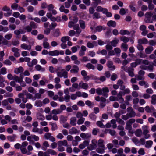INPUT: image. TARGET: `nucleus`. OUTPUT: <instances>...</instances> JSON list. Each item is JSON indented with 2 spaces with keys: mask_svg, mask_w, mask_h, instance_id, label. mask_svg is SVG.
Returning a JSON list of instances; mask_svg holds the SVG:
<instances>
[{
  "mask_svg": "<svg viewBox=\"0 0 156 156\" xmlns=\"http://www.w3.org/2000/svg\"><path fill=\"white\" fill-rule=\"evenodd\" d=\"M119 41V40L118 39L115 38L110 42V43L112 46L115 47L116 46Z\"/></svg>",
  "mask_w": 156,
  "mask_h": 156,
  "instance_id": "28",
  "label": "nucleus"
},
{
  "mask_svg": "<svg viewBox=\"0 0 156 156\" xmlns=\"http://www.w3.org/2000/svg\"><path fill=\"white\" fill-rule=\"evenodd\" d=\"M57 144L58 145L61 146H67L68 145V143L66 140L59 141L58 142Z\"/></svg>",
  "mask_w": 156,
  "mask_h": 156,
  "instance_id": "29",
  "label": "nucleus"
},
{
  "mask_svg": "<svg viewBox=\"0 0 156 156\" xmlns=\"http://www.w3.org/2000/svg\"><path fill=\"white\" fill-rule=\"evenodd\" d=\"M107 64L108 67L111 70H113L115 69V66L113 65V63L112 61H108Z\"/></svg>",
  "mask_w": 156,
  "mask_h": 156,
  "instance_id": "18",
  "label": "nucleus"
},
{
  "mask_svg": "<svg viewBox=\"0 0 156 156\" xmlns=\"http://www.w3.org/2000/svg\"><path fill=\"white\" fill-rule=\"evenodd\" d=\"M153 50L154 48L153 47L148 46L145 49V52L146 54H150L151 53Z\"/></svg>",
  "mask_w": 156,
  "mask_h": 156,
  "instance_id": "19",
  "label": "nucleus"
},
{
  "mask_svg": "<svg viewBox=\"0 0 156 156\" xmlns=\"http://www.w3.org/2000/svg\"><path fill=\"white\" fill-rule=\"evenodd\" d=\"M34 105L37 107H41L43 106V103L41 101L38 100L35 101Z\"/></svg>",
  "mask_w": 156,
  "mask_h": 156,
  "instance_id": "38",
  "label": "nucleus"
},
{
  "mask_svg": "<svg viewBox=\"0 0 156 156\" xmlns=\"http://www.w3.org/2000/svg\"><path fill=\"white\" fill-rule=\"evenodd\" d=\"M59 10L61 12H64L65 13H68L69 12V10L66 9H65L64 6L63 5H62L60 7Z\"/></svg>",
  "mask_w": 156,
  "mask_h": 156,
  "instance_id": "45",
  "label": "nucleus"
},
{
  "mask_svg": "<svg viewBox=\"0 0 156 156\" xmlns=\"http://www.w3.org/2000/svg\"><path fill=\"white\" fill-rule=\"evenodd\" d=\"M98 142L95 139L92 140L91 143L88 146L87 148L90 151H92L96 148L97 147Z\"/></svg>",
  "mask_w": 156,
  "mask_h": 156,
  "instance_id": "5",
  "label": "nucleus"
},
{
  "mask_svg": "<svg viewBox=\"0 0 156 156\" xmlns=\"http://www.w3.org/2000/svg\"><path fill=\"white\" fill-rule=\"evenodd\" d=\"M151 103L153 105L156 104V95H153L151 97Z\"/></svg>",
  "mask_w": 156,
  "mask_h": 156,
  "instance_id": "51",
  "label": "nucleus"
},
{
  "mask_svg": "<svg viewBox=\"0 0 156 156\" xmlns=\"http://www.w3.org/2000/svg\"><path fill=\"white\" fill-rule=\"evenodd\" d=\"M13 80L16 82L21 83L22 82V79L16 75L14 76V78Z\"/></svg>",
  "mask_w": 156,
  "mask_h": 156,
  "instance_id": "48",
  "label": "nucleus"
},
{
  "mask_svg": "<svg viewBox=\"0 0 156 156\" xmlns=\"http://www.w3.org/2000/svg\"><path fill=\"white\" fill-rule=\"evenodd\" d=\"M131 96L130 95H127L125 97V103L127 105L129 104V101L131 100Z\"/></svg>",
  "mask_w": 156,
  "mask_h": 156,
  "instance_id": "53",
  "label": "nucleus"
},
{
  "mask_svg": "<svg viewBox=\"0 0 156 156\" xmlns=\"http://www.w3.org/2000/svg\"><path fill=\"white\" fill-rule=\"evenodd\" d=\"M148 127L146 125H144L142 127V129L143 131V134L148 133L149 132Z\"/></svg>",
  "mask_w": 156,
  "mask_h": 156,
  "instance_id": "39",
  "label": "nucleus"
},
{
  "mask_svg": "<svg viewBox=\"0 0 156 156\" xmlns=\"http://www.w3.org/2000/svg\"><path fill=\"white\" fill-rule=\"evenodd\" d=\"M152 13L151 12H147L145 14V21L147 23H151L153 22V20H151V17Z\"/></svg>",
  "mask_w": 156,
  "mask_h": 156,
  "instance_id": "6",
  "label": "nucleus"
},
{
  "mask_svg": "<svg viewBox=\"0 0 156 156\" xmlns=\"http://www.w3.org/2000/svg\"><path fill=\"white\" fill-rule=\"evenodd\" d=\"M68 27L69 28L73 27V29L76 30V32L78 35H76L77 37H78L79 34L81 32V30L80 29L79 24H75L72 21H70L68 23Z\"/></svg>",
  "mask_w": 156,
  "mask_h": 156,
  "instance_id": "3",
  "label": "nucleus"
},
{
  "mask_svg": "<svg viewBox=\"0 0 156 156\" xmlns=\"http://www.w3.org/2000/svg\"><path fill=\"white\" fill-rule=\"evenodd\" d=\"M48 39H44L43 41V45L44 48L47 49L50 48V47L49 43L47 42Z\"/></svg>",
  "mask_w": 156,
  "mask_h": 156,
  "instance_id": "21",
  "label": "nucleus"
},
{
  "mask_svg": "<svg viewBox=\"0 0 156 156\" xmlns=\"http://www.w3.org/2000/svg\"><path fill=\"white\" fill-rule=\"evenodd\" d=\"M92 17L93 19H99L101 17L100 14L98 12H95L93 15Z\"/></svg>",
  "mask_w": 156,
  "mask_h": 156,
  "instance_id": "63",
  "label": "nucleus"
},
{
  "mask_svg": "<svg viewBox=\"0 0 156 156\" xmlns=\"http://www.w3.org/2000/svg\"><path fill=\"white\" fill-rule=\"evenodd\" d=\"M132 141L137 146L140 145V143L137 138L135 137H133L132 138Z\"/></svg>",
  "mask_w": 156,
  "mask_h": 156,
  "instance_id": "58",
  "label": "nucleus"
},
{
  "mask_svg": "<svg viewBox=\"0 0 156 156\" xmlns=\"http://www.w3.org/2000/svg\"><path fill=\"white\" fill-rule=\"evenodd\" d=\"M128 10L125 9L124 8H122L120 9L119 13L122 15H125L126 13L128 12Z\"/></svg>",
  "mask_w": 156,
  "mask_h": 156,
  "instance_id": "52",
  "label": "nucleus"
},
{
  "mask_svg": "<svg viewBox=\"0 0 156 156\" xmlns=\"http://www.w3.org/2000/svg\"><path fill=\"white\" fill-rule=\"evenodd\" d=\"M109 92V90L107 87H103L102 88V95L105 97H108V93Z\"/></svg>",
  "mask_w": 156,
  "mask_h": 156,
  "instance_id": "16",
  "label": "nucleus"
},
{
  "mask_svg": "<svg viewBox=\"0 0 156 156\" xmlns=\"http://www.w3.org/2000/svg\"><path fill=\"white\" fill-rule=\"evenodd\" d=\"M138 43L140 44H146L148 43V40L146 38L139 39L138 40Z\"/></svg>",
  "mask_w": 156,
  "mask_h": 156,
  "instance_id": "35",
  "label": "nucleus"
},
{
  "mask_svg": "<svg viewBox=\"0 0 156 156\" xmlns=\"http://www.w3.org/2000/svg\"><path fill=\"white\" fill-rule=\"evenodd\" d=\"M139 84L141 86H144L145 88H147L149 86V84L147 82L144 80L140 81L139 82Z\"/></svg>",
  "mask_w": 156,
  "mask_h": 156,
  "instance_id": "26",
  "label": "nucleus"
},
{
  "mask_svg": "<svg viewBox=\"0 0 156 156\" xmlns=\"http://www.w3.org/2000/svg\"><path fill=\"white\" fill-rule=\"evenodd\" d=\"M94 45L97 46V44L95 41H93L92 43L88 42L87 44V46L89 48H92L94 46Z\"/></svg>",
  "mask_w": 156,
  "mask_h": 156,
  "instance_id": "37",
  "label": "nucleus"
},
{
  "mask_svg": "<svg viewBox=\"0 0 156 156\" xmlns=\"http://www.w3.org/2000/svg\"><path fill=\"white\" fill-rule=\"evenodd\" d=\"M79 23L80 24V28L83 29H84L86 27V24L85 22L83 20H79Z\"/></svg>",
  "mask_w": 156,
  "mask_h": 156,
  "instance_id": "33",
  "label": "nucleus"
},
{
  "mask_svg": "<svg viewBox=\"0 0 156 156\" xmlns=\"http://www.w3.org/2000/svg\"><path fill=\"white\" fill-rule=\"evenodd\" d=\"M79 70V67L76 65H74L72 68L70 70V72L72 73L76 74L78 73Z\"/></svg>",
  "mask_w": 156,
  "mask_h": 156,
  "instance_id": "12",
  "label": "nucleus"
},
{
  "mask_svg": "<svg viewBox=\"0 0 156 156\" xmlns=\"http://www.w3.org/2000/svg\"><path fill=\"white\" fill-rule=\"evenodd\" d=\"M7 73V69L5 67H3L0 69V75H5Z\"/></svg>",
  "mask_w": 156,
  "mask_h": 156,
  "instance_id": "44",
  "label": "nucleus"
},
{
  "mask_svg": "<svg viewBox=\"0 0 156 156\" xmlns=\"http://www.w3.org/2000/svg\"><path fill=\"white\" fill-rule=\"evenodd\" d=\"M12 51L14 53V55L16 57H19L20 55V53L19 52V50L16 47H13L11 48Z\"/></svg>",
  "mask_w": 156,
  "mask_h": 156,
  "instance_id": "11",
  "label": "nucleus"
},
{
  "mask_svg": "<svg viewBox=\"0 0 156 156\" xmlns=\"http://www.w3.org/2000/svg\"><path fill=\"white\" fill-rule=\"evenodd\" d=\"M55 72L57 76L59 77H63L64 79L67 78L68 77V72L61 66H58L56 68Z\"/></svg>",
  "mask_w": 156,
  "mask_h": 156,
  "instance_id": "1",
  "label": "nucleus"
},
{
  "mask_svg": "<svg viewBox=\"0 0 156 156\" xmlns=\"http://www.w3.org/2000/svg\"><path fill=\"white\" fill-rule=\"evenodd\" d=\"M41 95L39 93H36L34 95V96L32 98V100L34 101L36 99H40L41 98Z\"/></svg>",
  "mask_w": 156,
  "mask_h": 156,
  "instance_id": "59",
  "label": "nucleus"
},
{
  "mask_svg": "<svg viewBox=\"0 0 156 156\" xmlns=\"http://www.w3.org/2000/svg\"><path fill=\"white\" fill-rule=\"evenodd\" d=\"M145 111L147 113H151L153 111H154L155 109L152 106L150 107L148 106H147L144 108Z\"/></svg>",
  "mask_w": 156,
  "mask_h": 156,
  "instance_id": "20",
  "label": "nucleus"
},
{
  "mask_svg": "<svg viewBox=\"0 0 156 156\" xmlns=\"http://www.w3.org/2000/svg\"><path fill=\"white\" fill-rule=\"evenodd\" d=\"M36 118L37 120L41 121L44 120L45 119L44 116L40 113H37L36 114Z\"/></svg>",
  "mask_w": 156,
  "mask_h": 156,
  "instance_id": "22",
  "label": "nucleus"
},
{
  "mask_svg": "<svg viewBox=\"0 0 156 156\" xmlns=\"http://www.w3.org/2000/svg\"><path fill=\"white\" fill-rule=\"evenodd\" d=\"M134 69L132 68L128 67V68L127 72L128 73L129 75L131 77H133L134 76Z\"/></svg>",
  "mask_w": 156,
  "mask_h": 156,
  "instance_id": "24",
  "label": "nucleus"
},
{
  "mask_svg": "<svg viewBox=\"0 0 156 156\" xmlns=\"http://www.w3.org/2000/svg\"><path fill=\"white\" fill-rule=\"evenodd\" d=\"M61 34L59 29H56L53 32V36L54 37H57L59 36Z\"/></svg>",
  "mask_w": 156,
  "mask_h": 156,
  "instance_id": "36",
  "label": "nucleus"
},
{
  "mask_svg": "<svg viewBox=\"0 0 156 156\" xmlns=\"http://www.w3.org/2000/svg\"><path fill=\"white\" fill-rule=\"evenodd\" d=\"M69 37L68 36H66L62 37L61 38V40L62 43H66V41H69Z\"/></svg>",
  "mask_w": 156,
  "mask_h": 156,
  "instance_id": "55",
  "label": "nucleus"
},
{
  "mask_svg": "<svg viewBox=\"0 0 156 156\" xmlns=\"http://www.w3.org/2000/svg\"><path fill=\"white\" fill-rule=\"evenodd\" d=\"M9 31V28L7 27L3 26L0 25V31H3L4 32H6Z\"/></svg>",
  "mask_w": 156,
  "mask_h": 156,
  "instance_id": "42",
  "label": "nucleus"
},
{
  "mask_svg": "<svg viewBox=\"0 0 156 156\" xmlns=\"http://www.w3.org/2000/svg\"><path fill=\"white\" fill-rule=\"evenodd\" d=\"M135 3L134 2H131L130 3V5L129 7L131 10L133 12H135L136 11V8L135 6Z\"/></svg>",
  "mask_w": 156,
  "mask_h": 156,
  "instance_id": "34",
  "label": "nucleus"
},
{
  "mask_svg": "<svg viewBox=\"0 0 156 156\" xmlns=\"http://www.w3.org/2000/svg\"><path fill=\"white\" fill-rule=\"evenodd\" d=\"M145 72L142 70H140L138 72V74L135 75V77L138 80H144L145 79L144 75Z\"/></svg>",
  "mask_w": 156,
  "mask_h": 156,
  "instance_id": "7",
  "label": "nucleus"
},
{
  "mask_svg": "<svg viewBox=\"0 0 156 156\" xmlns=\"http://www.w3.org/2000/svg\"><path fill=\"white\" fill-rule=\"evenodd\" d=\"M52 114L54 115L59 114L62 113L59 108L55 109L52 111Z\"/></svg>",
  "mask_w": 156,
  "mask_h": 156,
  "instance_id": "50",
  "label": "nucleus"
},
{
  "mask_svg": "<svg viewBox=\"0 0 156 156\" xmlns=\"http://www.w3.org/2000/svg\"><path fill=\"white\" fill-rule=\"evenodd\" d=\"M107 25L108 26H112L113 27H115L116 25V23L115 21L110 20L107 23Z\"/></svg>",
  "mask_w": 156,
  "mask_h": 156,
  "instance_id": "47",
  "label": "nucleus"
},
{
  "mask_svg": "<svg viewBox=\"0 0 156 156\" xmlns=\"http://www.w3.org/2000/svg\"><path fill=\"white\" fill-rule=\"evenodd\" d=\"M142 134V132L140 129H137L135 133V135L139 137L141 136Z\"/></svg>",
  "mask_w": 156,
  "mask_h": 156,
  "instance_id": "43",
  "label": "nucleus"
},
{
  "mask_svg": "<svg viewBox=\"0 0 156 156\" xmlns=\"http://www.w3.org/2000/svg\"><path fill=\"white\" fill-rule=\"evenodd\" d=\"M119 33L122 35H129L130 34L129 32L126 30H121L120 31Z\"/></svg>",
  "mask_w": 156,
  "mask_h": 156,
  "instance_id": "62",
  "label": "nucleus"
},
{
  "mask_svg": "<svg viewBox=\"0 0 156 156\" xmlns=\"http://www.w3.org/2000/svg\"><path fill=\"white\" fill-rule=\"evenodd\" d=\"M153 144V142L152 141H148L146 142L145 146L147 148L151 147Z\"/></svg>",
  "mask_w": 156,
  "mask_h": 156,
  "instance_id": "61",
  "label": "nucleus"
},
{
  "mask_svg": "<svg viewBox=\"0 0 156 156\" xmlns=\"http://www.w3.org/2000/svg\"><path fill=\"white\" fill-rule=\"evenodd\" d=\"M79 86L80 87L84 89H87L89 87L87 83H84L82 81H81L79 83Z\"/></svg>",
  "mask_w": 156,
  "mask_h": 156,
  "instance_id": "17",
  "label": "nucleus"
},
{
  "mask_svg": "<svg viewBox=\"0 0 156 156\" xmlns=\"http://www.w3.org/2000/svg\"><path fill=\"white\" fill-rule=\"evenodd\" d=\"M96 124L98 126L101 128H105V126L103 124L101 121H98L96 122Z\"/></svg>",
  "mask_w": 156,
  "mask_h": 156,
  "instance_id": "60",
  "label": "nucleus"
},
{
  "mask_svg": "<svg viewBox=\"0 0 156 156\" xmlns=\"http://www.w3.org/2000/svg\"><path fill=\"white\" fill-rule=\"evenodd\" d=\"M11 43L13 46H16L19 44L20 41L17 39H13L12 40Z\"/></svg>",
  "mask_w": 156,
  "mask_h": 156,
  "instance_id": "56",
  "label": "nucleus"
},
{
  "mask_svg": "<svg viewBox=\"0 0 156 156\" xmlns=\"http://www.w3.org/2000/svg\"><path fill=\"white\" fill-rule=\"evenodd\" d=\"M21 48L23 49L30 51L31 48V45H27L26 43H23L20 45Z\"/></svg>",
  "mask_w": 156,
  "mask_h": 156,
  "instance_id": "14",
  "label": "nucleus"
},
{
  "mask_svg": "<svg viewBox=\"0 0 156 156\" xmlns=\"http://www.w3.org/2000/svg\"><path fill=\"white\" fill-rule=\"evenodd\" d=\"M3 10L4 11L7 12H8L7 14H4V15L5 16H9L11 14L12 11L10 10L9 7L6 6H5L3 8Z\"/></svg>",
  "mask_w": 156,
  "mask_h": 156,
  "instance_id": "10",
  "label": "nucleus"
},
{
  "mask_svg": "<svg viewBox=\"0 0 156 156\" xmlns=\"http://www.w3.org/2000/svg\"><path fill=\"white\" fill-rule=\"evenodd\" d=\"M57 154V152L54 150L51 149H48L44 152L42 151H39L38 155V156H49L50 155H56Z\"/></svg>",
  "mask_w": 156,
  "mask_h": 156,
  "instance_id": "2",
  "label": "nucleus"
},
{
  "mask_svg": "<svg viewBox=\"0 0 156 156\" xmlns=\"http://www.w3.org/2000/svg\"><path fill=\"white\" fill-rule=\"evenodd\" d=\"M35 69H36L38 71H44L45 70V69L42 68L40 65H37L35 66Z\"/></svg>",
  "mask_w": 156,
  "mask_h": 156,
  "instance_id": "46",
  "label": "nucleus"
},
{
  "mask_svg": "<svg viewBox=\"0 0 156 156\" xmlns=\"http://www.w3.org/2000/svg\"><path fill=\"white\" fill-rule=\"evenodd\" d=\"M44 137L46 140H49L52 142H54L56 140L55 138L52 136L51 134L49 132L46 133L44 135Z\"/></svg>",
  "mask_w": 156,
  "mask_h": 156,
  "instance_id": "8",
  "label": "nucleus"
},
{
  "mask_svg": "<svg viewBox=\"0 0 156 156\" xmlns=\"http://www.w3.org/2000/svg\"><path fill=\"white\" fill-rule=\"evenodd\" d=\"M121 48L124 51H126L128 48V45L126 43H123L122 44Z\"/></svg>",
  "mask_w": 156,
  "mask_h": 156,
  "instance_id": "49",
  "label": "nucleus"
},
{
  "mask_svg": "<svg viewBox=\"0 0 156 156\" xmlns=\"http://www.w3.org/2000/svg\"><path fill=\"white\" fill-rule=\"evenodd\" d=\"M80 137L84 139H87L91 137V134L89 133H81L80 134Z\"/></svg>",
  "mask_w": 156,
  "mask_h": 156,
  "instance_id": "13",
  "label": "nucleus"
},
{
  "mask_svg": "<svg viewBox=\"0 0 156 156\" xmlns=\"http://www.w3.org/2000/svg\"><path fill=\"white\" fill-rule=\"evenodd\" d=\"M48 54L50 55L51 56H58L59 55L58 51L55 50L50 51Z\"/></svg>",
  "mask_w": 156,
  "mask_h": 156,
  "instance_id": "25",
  "label": "nucleus"
},
{
  "mask_svg": "<svg viewBox=\"0 0 156 156\" xmlns=\"http://www.w3.org/2000/svg\"><path fill=\"white\" fill-rule=\"evenodd\" d=\"M12 34L11 33H9L6 34L4 36V37L5 39L7 40H9L12 38Z\"/></svg>",
  "mask_w": 156,
  "mask_h": 156,
  "instance_id": "57",
  "label": "nucleus"
},
{
  "mask_svg": "<svg viewBox=\"0 0 156 156\" xmlns=\"http://www.w3.org/2000/svg\"><path fill=\"white\" fill-rule=\"evenodd\" d=\"M86 67L89 69H94V66L90 63H88L86 66Z\"/></svg>",
  "mask_w": 156,
  "mask_h": 156,
  "instance_id": "64",
  "label": "nucleus"
},
{
  "mask_svg": "<svg viewBox=\"0 0 156 156\" xmlns=\"http://www.w3.org/2000/svg\"><path fill=\"white\" fill-rule=\"evenodd\" d=\"M24 94L23 93H20L18 95V97L22 99V101L23 103H26L27 101V99H31L33 98V95L30 93H27L26 94L27 97H24Z\"/></svg>",
  "mask_w": 156,
  "mask_h": 156,
  "instance_id": "4",
  "label": "nucleus"
},
{
  "mask_svg": "<svg viewBox=\"0 0 156 156\" xmlns=\"http://www.w3.org/2000/svg\"><path fill=\"white\" fill-rule=\"evenodd\" d=\"M106 9L103 8L101 6H98L96 8V11L97 12H101L103 13L105 10H106Z\"/></svg>",
  "mask_w": 156,
  "mask_h": 156,
  "instance_id": "54",
  "label": "nucleus"
},
{
  "mask_svg": "<svg viewBox=\"0 0 156 156\" xmlns=\"http://www.w3.org/2000/svg\"><path fill=\"white\" fill-rule=\"evenodd\" d=\"M42 145L43 147H42V149L43 150H46V148L49 147V144L47 141H44L42 144Z\"/></svg>",
  "mask_w": 156,
  "mask_h": 156,
  "instance_id": "41",
  "label": "nucleus"
},
{
  "mask_svg": "<svg viewBox=\"0 0 156 156\" xmlns=\"http://www.w3.org/2000/svg\"><path fill=\"white\" fill-rule=\"evenodd\" d=\"M76 118L75 117H72L70 119V123L72 126H75L76 125Z\"/></svg>",
  "mask_w": 156,
  "mask_h": 156,
  "instance_id": "40",
  "label": "nucleus"
},
{
  "mask_svg": "<svg viewBox=\"0 0 156 156\" xmlns=\"http://www.w3.org/2000/svg\"><path fill=\"white\" fill-rule=\"evenodd\" d=\"M68 117L61 115L60 116V121L61 123H65L67 120Z\"/></svg>",
  "mask_w": 156,
  "mask_h": 156,
  "instance_id": "30",
  "label": "nucleus"
},
{
  "mask_svg": "<svg viewBox=\"0 0 156 156\" xmlns=\"http://www.w3.org/2000/svg\"><path fill=\"white\" fill-rule=\"evenodd\" d=\"M69 131V133L71 135L76 134L78 132L77 129L75 127H72Z\"/></svg>",
  "mask_w": 156,
  "mask_h": 156,
  "instance_id": "31",
  "label": "nucleus"
},
{
  "mask_svg": "<svg viewBox=\"0 0 156 156\" xmlns=\"http://www.w3.org/2000/svg\"><path fill=\"white\" fill-rule=\"evenodd\" d=\"M101 146V147H98L96 149V151L98 153L102 154L105 153V151L106 149L105 145H102Z\"/></svg>",
  "mask_w": 156,
  "mask_h": 156,
  "instance_id": "15",
  "label": "nucleus"
},
{
  "mask_svg": "<svg viewBox=\"0 0 156 156\" xmlns=\"http://www.w3.org/2000/svg\"><path fill=\"white\" fill-rule=\"evenodd\" d=\"M123 95V92L121 91H119L116 97V99L118 101H119V102L120 103H122L124 102V98L122 97Z\"/></svg>",
  "mask_w": 156,
  "mask_h": 156,
  "instance_id": "9",
  "label": "nucleus"
},
{
  "mask_svg": "<svg viewBox=\"0 0 156 156\" xmlns=\"http://www.w3.org/2000/svg\"><path fill=\"white\" fill-rule=\"evenodd\" d=\"M24 69L23 67L20 66L18 68H15L14 69V73L16 74H19L23 72Z\"/></svg>",
  "mask_w": 156,
  "mask_h": 156,
  "instance_id": "23",
  "label": "nucleus"
},
{
  "mask_svg": "<svg viewBox=\"0 0 156 156\" xmlns=\"http://www.w3.org/2000/svg\"><path fill=\"white\" fill-rule=\"evenodd\" d=\"M49 125L51 126V129L52 131H55L57 129L58 126L56 123L52 122H50Z\"/></svg>",
  "mask_w": 156,
  "mask_h": 156,
  "instance_id": "27",
  "label": "nucleus"
},
{
  "mask_svg": "<svg viewBox=\"0 0 156 156\" xmlns=\"http://www.w3.org/2000/svg\"><path fill=\"white\" fill-rule=\"evenodd\" d=\"M16 138V136L15 134H13L12 136H8L7 138L9 141L10 142H13Z\"/></svg>",
  "mask_w": 156,
  "mask_h": 156,
  "instance_id": "32",
  "label": "nucleus"
}]
</instances>
